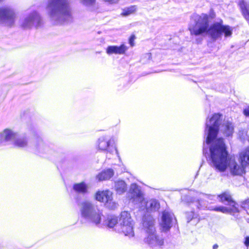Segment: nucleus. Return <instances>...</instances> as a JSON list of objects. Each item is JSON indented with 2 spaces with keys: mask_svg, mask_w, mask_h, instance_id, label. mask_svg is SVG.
Returning <instances> with one entry per match:
<instances>
[{
  "mask_svg": "<svg viewBox=\"0 0 249 249\" xmlns=\"http://www.w3.org/2000/svg\"><path fill=\"white\" fill-rule=\"evenodd\" d=\"M210 157L213 166L219 172H224L228 169L233 176L241 175L245 173V166L240 160L237 163L235 160L228 157L225 144L222 141L218 140L213 142L210 146Z\"/></svg>",
  "mask_w": 249,
  "mask_h": 249,
  "instance_id": "1",
  "label": "nucleus"
},
{
  "mask_svg": "<svg viewBox=\"0 0 249 249\" xmlns=\"http://www.w3.org/2000/svg\"><path fill=\"white\" fill-rule=\"evenodd\" d=\"M189 30L191 35L198 36L206 34L214 40L220 38L223 34L226 37H230L232 34V27L220 22H215L209 27L208 16L203 13L192 16Z\"/></svg>",
  "mask_w": 249,
  "mask_h": 249,
  "instance_id": "2",
  "label": "nucleus"
},
{
  "mask_svg": "<svg viewBox=\"0 0 249 249\" xmlns=\"http://www.w3.org/2000/svg\"><path fill=\"white\" fill-rule=\"evenodd\" d=\"M221 116L218 113L214 114L206 123L205 133L207 135L206 143L210 145V147L215 141L221 140L225 144L223 139L216 138L218 133H222L226 137L232 135L234 132V126L232 123L228 121L224 120L221 124Z\"/></svg>",
  "mask_w": 249,
  "mask_h": 249,
  "instance_id": "3",
  "label": "nucleus"
},
{
  "mask_svg": "<svg viewBox=\"0 0 249 249\" xmlns=\"http://www.w3.org/2000/svg\"><path fill=\"white\" fill-rule=\"evenodd\" d=\"M46 11L50 20L54 24L69 23L73 20L69 0H48Z\"/></svg>",
  "mask_w": 249,
  "mask_h": 249,
  "instance_id": "4",
  "label": "nucleus"
},
{
  "mask_svg": "<svg viewBox=\"0 0 249 249\" xmlns=\"http://www.w3.org/2000/svg\"><path fill=\"white\" fill-rule=\"evenodd\" d=\"M142 229L145 233L144 242L151 247L161 246L163 239L156 232L155 221L150 215H145L142 219Z\"/></svg>",
  "mask_w": 249,
  "mask_h": 249,
  "instance_id": "5",
  "label": "nucleus"
},
{
  "mask_svg": "<svg viewBox=\"0 0 249 249\" xmlns=\"http://www.w3.org/2000/svg\"><path fill=\"white\" fill-rule=\"evenodd\" d=\"M79 207L82 218L96 226L101 223L103 213L96 205L89 200H84L79 204Z\"/></svg>",
  "mask_w": 249,
  "mask_h": 249,
  "instance_id": "6",
  "label": "nucleus"
},
{
  "mask_svg": "<svg viewBox=\"0 0 249 249\" xmlns=\"http://www.w3.org/2000/svg\"><path fill=\"white\" fill-rule=\"evenodd\" d=\"M129 193L131 195L130 199L133 203L138 204L139 207L147 212H152L158 211L160 208V203L156 199H150L145 201L139 187L135 184L131 185Z\"/></svg>",
  "mask_w": 249,
  "mask_h": 249,
  "instance_id": "7",
  "label": "nucleus"
},
{
  "mask_svg": "<svg viewBox=\"0 0 249 249\" xmlns=\"http://www.w3.org/2000/svg\"><path fill=\"white\" fill-rule=\"evenodd\" d=\"M134 223L130 214L127 212H123L120 214L119 222L116 225L115 231L129 237L134 236L133 230Z\"/></svg>",
  "mask_w": 249,
  "mask_h": 249,
  "instance_id": "8",
  "label": "nucleus"
},
{
  "mask_svg": "<svg viewBox=\"0 0 249 249\" xmlns=\"http://www.w3.org/2000/svg\"><path fill=\"white\" fill-rule=\"evenodd\" d=\"M14 145L19 148L32 147L39 152L44 148V143L40 138L37 137L32 140V143L29 144L27 137L25 136H17L14 142Z\"/></svg>",
  "mask_w": 249,
  "mask_h": 249,
  "instance_id": "9",
  "label": "nucleus"
},
{
  "mask_svg": "<svg viewBox=\"0 0 249 249\" xmlns=\"http://www.w3.org/2000/svg\"><path fill=\"white\" fill-rule=\"evenodd\" d=\"M220 201L230 205L228 208L224 206H219L215 207L213 210L215 211L220 212L224 213H236L238 212L237 204L232 200L230 194L225 192L218 196Z\"/></svg>",
  "mask_w": 249,
  "mask_h": 249,
  "instance_id": "10",
  "label": "nucleus"
},
{
  "mask_svg": "<svg viewBox=\"0 0 249 249\" xmlns=\"http://www.w3.org/2000/svg\"><path fill=\"white\" fill-rule=\"evenodd\" d=\"M17 18L14 9L9 6L0 7V22L7 27H13Z\"/></svg>",
  "mask_w": 249,
  "mask_h": 249,
  "instance_id": "11",
  "label": "nucleus"
},
{
  "mask_svg": "<svg viewBox=\"0 0 249 249\" xmlns=\"http://www.w3.org/2000/svg\"><path fill=\"white\" fill-rule=\"evenodd\" d=\"M43 24L41 16L36 12H33L26 15L20 22L21 26L26 29L33 27L38 28Z\"/></svg>",
  "mask_w": 249,
  "mask_h": 249,
  "instance_id": "12",
  "label": "nucleus"
},
{
  "mask_svg": "<svg viewBox=\"0 0 249 249\" xmlns=\"http://www.w3.org/2000/svg\"><path fill=\"white\" fill-rule=\"evenodd\" d=\"M174 218V215L172 212L167 210L163 212L160 222L162 231H167L171 229Z\"/></svg>",
  "mask_w": 249,
  "mask_h": 249,
  "instance_id": "13",
  "label": "nucleus"
},
{
  "mask_svg": "<svg viewBox=\"0 0 249 249\" xmlns=\"http://www.w3.org/2000/svg\"><path fill=\"white\" fill-rule=\"evenodd\" d=\"M18 136V133L12 129H5L0 133V143L4 142L13 141Z\"/></svg>",
  "mask_w": 249,
  "mask_h": 249,
  "instance_id": "14",
  "label": "nucleus"
},
{
  "mask_svg": "<svg viewBox=\"0 0 249 249\" xmlns=\"http://www.w3.org/2000/svg\"><path fill=\"white\" fill-rule=\"evenodd\" d=\"M128 50V47L124 44H122L120 46H109L106 49V53L109 55L112 54H123Z\"/></svg>",
  "mask_w": 249,
  "mask_h": 249,
  "instance_id": "15",
  "label": "nucleus"
},
{
  "mask_svg": "<svg viewBox=\"0 0 249 249\" xmlns=\"http://www.w3.org/2000/svg\"><path fill=\"white\" fill-rule=\"evenodd\" d=\"M110 141L105 137H101L97 142V146L99 150L101 151H107V152L111 153Z\"/></svg>",
  "mask_w": 249,
  "mask_h": 249,
  "instance_id": "16",
  "label": "nucleus"
},
{
  "mask_svg": "<svg viewBox=\"0 0 249 249\" xmlns=\"http://www.w3.org/2000/svg\"><path fill=\"white\" fill-rule=\"evenodd\" d=\"M112 193L109 190L98 191L95 195L96 199L99 201L105 202L108 199L111 197Z\"/></svg>",
  "mask_w": 249,
  "mask_h": 249,
  "instance_id": "17",
  "label": "nucleus"
},
{
  "mask_svg": "<svg viewBox=\"0 0 249 249\" xmlns=\"http://www.w3.org/2000/svg\"><path fill=\"white\" fill-rule=\"evenodd\" d=\"M114 174L113 169L108 168L105 169L98 174L96 176V178L99 181H103L109 179Z\"/></svg>",
  "mask_w": 249,
  "mask_h": 249,
  "instance_id": "18",
  "label": "nucleus"
},
{
  "mask_svg": "<svg viewBox=\"0 0 249 249\" xmlns=\"http://www.w3.org/2000/svg\"><path fill=\"white\" fill-rule=\"evenodd\" d=\"M239 5L244 17L249 23V1L242 0Z\"/></svg>",
  "mask_w": 249,
  "mask_h": 249,
  "instance_id": "19",
  "label": "nucleus"
},
{
  "mask_svg": "<svg viewBox=\"0 0 249 249\" xmlns=\"http://www.w3.org/2000/svg\"><path fill=\"white\" fill-rule=\"evenodd\" d=\"M115 189L117 194L121 195L124 193L127 190L125 182L122 180H118L115 183Z\"/></svg>",
  "mask_w": 249,
  "mask_h": 249,
  "instance_id": "20",
  "label": "nucleus"
},
{
  "mask_svg": "<svg viewBox=\"0 0 249 249\" xmlns=\"http://www.w3.org/2000/svg\"><path fill=\"white\" fill-rule=\"evenodd\" d=\"M88 187L84 182H81L74 184L73 190L78 193L85 194L88 192Z\"/></svg>",
  "mask_w": 249,
  "mask_h": 249,
  "instance_id": "21",
  "label": "nucleus"
},
{
  "mask_svg": "<svg viewBox=\"0 0 249 249\" xmlns=\"http://www.w3.org/2000/svg\"><path fill=\"white\" fill-rule=\"evenodd\" d=\"M240 160L246 165L249 164V148L247 149L240 154Z\"/></svg>",
  "mask_w": 249,
  "mask_h": 249,
  "instance_id": "22",
  "label": "nucleus"
},
{
  "mask_svg": "<svg viewBox=\"0 0 249 249\" xmlns=\"http://www.w3.org/2000/svg\"><path fill=\"white\" fill-rule=\"evenodd\" d=\"M119 222V219L115 216H111L107 218L105 222V224L109 228H116V225Z\"/></svg>",
  "mask_w": 249,
  "mask_h": 249,
  "instance_id": "23",
  "label": "nucleus"
},
{
  "mask_svg": "<svg viewBox=\"0 0 249 249\" xmlns=\"http://www.w3.org/2000/svg\"><path fill=\"white\" fill-rule=\"evenodd\" d=\"M80 2L84 6L90 8L91 10H93V7L95 4L96 0H80Z\"/></svg>",
  "mask_w": 249,
  "mask_h": 249,
  "instance_id": "24",
  "label": "nucleus"
},
{
  "mask_svg": "<svg viewBox=\"0 0 249 249\" xmlns=\"http://www.w3.org/2000/svg\"><path fill=\"white\" fill-rule=\"evenodd\" d=\"M106 206L110 209H115L117 207L118 204L113 201L112 196L111 198L107 199L105 202Z\"/></svg>",
  "mask_w": 249,
  "mask_h": 249,
  "instance_id": "25",
  "label": "nucleus"
},
{
  "mask_svg": "<svg viewBox=\"0 0 249 249\" xmlns=\"http://www.w3.org/2000/svg\"><path fill=\"white\" fill-rule=\"evenodd\" d=\"M136 10V7L135 6H132L124 9L123 12L122 13V15L124 16H127L134 13Z\"/></svg>",
  "mask_w": 249,
  "mask_h": 249,
  "instance_id": "26",
  "label": "nucleus"
},
{
  "mask_svg": "<svg viewBox=\"0 0 249 249\" xmlns=\"http://www.w3.org/2000/svg\"><path fill=\"white\" fill-rule=\"evenodd\" d=\"M201 196L202 197H200V200H198L199 203H200V201L205 200V201L209 202V200H214L215 198H219L218 197L219 196H215L204 195V194H202Z\"/></svg>",
  "mask_w": 249,
  "mask_h": 249,
  "instance_id": "27",
  "label": "nucleus"
},
{
  "mask_svg": "<svg viewBox=\"0 0 249 249\" xmlns=\"http://www.w3.org/2000/svg\"><path fill=\"white\" fill-rule=\"evenodd\" d=\"M197 214H195L193 212H188L186 213L187 222H189L193 219L196 218Z\"/></svg>",
  "mask_w": 249,
  "mask_h": 249,
  "instance_id": "28",
  "label": "nucleus"
},
{
  "mask_svg": "<svg viewBox=\"0 0 249 249\" xmlns=\"http://www.w3.org/2000/svg\"><path fill=\"white\" fill-rule=\"evenodd\" d=\"M239 137L242 139H246L248 137L247 130L245 129L240 130L238 133Z\"/></svg>",
  "mask_w": 249,
  "mask_h": 249,
  "instance_id": "29",
  "label": "nucleus"
},
{
  "mask_svg": "<svg viewBox=\"0 0 249 249\" xmlns=\"http://www.w3.org/2000/svg\"><path fill=\"white\" fill-rule=\"evenodd\" d=\"M136 39L135 35H131L129 39V43L131 47H133L135 45L134 40Z\"/></svg>",
  "mask_w": 249,
  "mask_h": 249,
  "instance_id": "30",
  "label": "nucleus"
},
{
  "mask_svg": "<svg viewBox=\"0 0 249 249\" xmlns=\"http://www.w3.org/2000/svg\"><path fill=\"white\" fill-rule=\"evenodd\" d=\"M242 207L245 209H249V199L246 200L242 204Z\"/></svg>",
  "mask_w": 249,
  "mask_h": 249,
  "instance_id": "31",
  "label": "nucleus"
},
{
  "mask_svg": "<svg viewBox=\"0 0 249 249\" xmlns=\"http://www.w3.org/2000/svg\"><path fill=\"white\" fill-rule=\"evenodd\" d=\"M243 112L245 116L249 117V106L244 109Z\"/></svg>",
  "mask_w": 249,
  "mask_h": 249,
  "instance_id": "32",
  "label": "nucleus"
},
{
  "mask_svg": "<svg viewBox=\"0 0 249 249\" xmlns=\"http://www.w3.org/2000/svg\"><path fill=\"white\" fill-rule=\"evenodd\" d=\"M106 2H107L109 3H116L118 1V0H103Z\"/></svg>",
  "mask_w": 249,
  "mask_h": 249,
  "instance_id": "33",
  "label": "nucleus"
},
{
  "mask_svg": "<svg viewBox=\"0 0 249 249\" xmlns=\"http://www.w3.org/2000/svg\"><path fill=\"white\" fill-rule=\"evenodd\" d=\"M245 245L246 247H248L249 246V237H247L245 241Z\"/></svg>",
  "mask_w": 249,
  "mask_h": 249,
  "instance_id": "34",
  "label": "nucleus"
},
{
  "mask_svg": "<svg viewBox=\"0 0 249 249\" xmlns=\"http://www.w3.org/2000/svg\"><path fill=\"white\" fill-rule=\"evenodd\" d=\"M203 154H205V155L207 154L208 155V153H207V151L206 150V148H205V144L204 145V147H203Z\"/></svg>",
  "mask_w": 249,
  "mask_h": 249,
  "instance_id": "35",
  "label": "nucleus"
},
{
  "mask_svg": "<svg viewBox=\"0 0 249 249\" xmlns=\"http://www.w3.org/2000/svg\"><path fill=\"white\" fill-rule=\"evenodd\" d=\"M145 57H147L148 59H150L151 57V54L150 53H147L145 54Z\"/></svg>",
  "mask_w": 249,
  "mask_h": 249,
  "instance_id": "36",
  "label": "nucleus"
},
{
  "mask_svg": "<svg viewBox=\"0 0 249 249\" xmlns=\"http://www.w3.org/2000/svg\"><path fill=\"white\" fill-rule=\"evenodd\" d=\"M218 246L217 244H215L213 246V249H217Z\"/></svg>",
  "mask_w": 249,
  "mask_h": 249,
  "instance_id": "37",
  "label": "nucleus"
},
{
  "mask_svg": "<svg viewBox=\"0 0 249 249\" xmlns=\"http://www.w3.org/2000/svg\"><path fill=\"white\" fill-rule=\"evenodd\" d=\"M3 0H0V2L2 1Z\"/></svg>",
  "mask_w": 249,
  "mask_h": 249,
  "instance_id": "38",
  "label": "nucleus"
}]
</instances>
